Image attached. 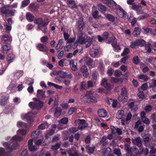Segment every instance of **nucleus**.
<instances>
[{
	"label": "nucleus",
	"mask_w": 156,
	"mask_h": 156,
	"mask_svg": "<svg viewBox=\"0 0 156 156\" xmlns=\"http://www.w3.org/2000/svg\"><path fill=\"white\" fill-rule=\"evenodd\" d=\"M98 95L95 93L92 90L87 91L86 94L82 95L81 99L84 101L88 103H95L97 102L96 98Z\"/></svg>",
	"instance_id": "obj_1"
},
{
	"label": "nucleus",
	"mask_w": 156,
	"mask_h": 156,
	"mask_svg": "<svg viewBox=\"0 0 156 156\" xmlns=\"http://www.w3.org/2000/svg\"><path fill=\"white\" fill-rule=\"evenodd\" d=\"M50 21V20L48 18L44 19V20L41 18L36 19V23L38 24L37 26V30H42V27H47Z\"/></svg>",
	"instance_id": "obj_2"
},
{
	"label": "nucleus",
	"mask_w": 156,
	"mask_h": 156,
	"mask_svg": "<svg viewBox=\"0 0 156 156\" xmlns=\"http://www.w3.org/2000/svg\"><path fill=\"white\" fill-rule=\"evenodd\" d=\"M3 145L9 152L11 153L17 148L19 145L17 142L12 144L11 145L9 143L5 142L3 143Z\"/></svg>",
	"instance_id": "obj_3"
},
{
	"label": "nucleus",
	"mask_w": 156,
	"mask_h": 156,
	"mask_svg": "<svg viewBox=\"0 0 156 156\" xmlns=\"http://www.w3.org/2000/svg\"><path fill=\"white\" fill-rule=\"evenodd\" d=\"M29 106L31 108L40 109L43 106V102L39 100H36L35 102H30L29 104Z\"/></svg>",
	"instance_id": "obj_4"
},
{
	"label": "nucleus",
	"mask_w": 156,
	"mask_h": 156,
	"mask_svg": "<svg viewBox=\"0 0 156 156\" xmlns=\"http://www.w3.org/2000/svg\"><path fill=\"white\" fill-rule=\"evenodd\" d=\"M1 12L2 16H6L7 15L9 16H14L15 10L9 9H6L4 7L1 8L0 9Z\"/></svg>",
	"instance_id": "obj_5"
},
{
	"label": "nucleus",
	"mask_w": 156,
	"mask_h": 156,
	"mask_svg": "<svg viewBox=\"0 0 156 156\" xmlns=\"http://www.w3.org/2000/svg\"><path fill=\"white\" fill-rule=\"evenodd\" d=\"M11 40V38L8 34H5L2 36L1 38V41L3 43L6 44L9 42H10Z\"/></svg>",
	"instance_id": "obj_6"
},
{
	"label": "nucleus",
	"mask_w": 156,
	"mask_h": 156,
	"mask_svg": "<svg viewBox=\"0 0 156 156\" xmlns=\"http://www.w3.org/2000/svg\"><path fill=\"white\" fill-rule=\"evenodd\" d=\"M132 142L134 145L137 146L138 147H140L142 145V142L139 136L132 139Z\"/></svg>",
	"instance_id": "obj_7"
},
{
	"label": "nucleus",
	"mask_w": 156,
	"mask_h": 156,
	"mask_svg": "<svg viewBox=\"0 0 156 156\" xmlns=\"http://www.w3.org/2000/svg\"><path fill=\"white\" fill-rule=\"evenodd\" d=\"M24 118L26 119L29 123L33 122L34 121V116L32 113L28 112L24 116Z\"/></svg>",
	"instance_id": "obj_8"
},
{
	"label": "nucleus",
	"mask_w": 156,
	"mask_h": 156,
	"mask_svg": "<svg viewBox=\"0 0 156 156\" xmlns=\"http://www.w3.org/2000/svg\"><path fill=\"white\" fill-rule=\"evenodd\" d=\"M80 70L83 73V76L84 77H88L89 75V72L86 66L85 65L82 66L80 68Z\"/></svg>",
	"instance_id": "obj_9"
},
{
	"label": "nucleus",
	"mask_w": 156,
	"mask_h": 156,
	"mask_svg": "<svg viewBox=\"0 0 156 156\" xmlns=\"http://www.w3.org/2000/svg\"><path fill=\"white\" fill-rule=\"evenodd\" d=\"M138 153V149L136 147L132 148L129 153H127L126 156H137Z\"/></svg>",
	"instance_id": "obj_10"
},
{
	"label": "nucleus",
	"mask_w": 156,
	"mask_h": 156,
	"mask_svg": "<svg viewBox=\"0 0 156 156\" xmlns=\"http://www.w3.org/2000/svg\"><path fill=\"white\" fill-rule=\"evenodd\" d=\"M37 47L38 49L41 51L47 52L48 51L47 46L43 44L38 43Z\"/></svg>",
	"instance_id": "obj_11"
},
{
	"label": "nucleus",
	"mask_w": 156,
	"mask_h": 156,
	"mask_svg": "<svg viewBox=\"0 0 156 156\" xmlns=\"http://www.w3.org/2000/svg\"><path fill=\"white\" fill-rule=\"evenodd\" d=\"M83 60L86 63V64L90 66V67H93L92 66L93 60L89 57H86L83 58Z\"/></svg>",
	"instance_id": "obj_12"
},
{
	"label": "nucleus",
	"mask_w": 156,
	"mask_h": 156,
	"mask_svg": "<svg viewBox=\"0 0 156 156\" xmlns=\"http://www.w3.org/2000/svg\"><path fill=\"white\" fill-rule=\"evenodd\" d=\"M11 46L10 44H6L2 46V52L4 54H7L11 49Z\"/></svg>",
	"instance_id": "obj_13"
},
{
	"label": "nucleus",
	"mask_w": 156,
	"mask_h": 156,
	"mask_svg": "<svg viewBox=\"0 0 156 156\" xmlns=\"http://www.w3.org/2000/svg\"><path fill=\"white\" fill-rule=\"evenodd\" d=\"M37 95L39 99L44 98L46 97L45 92L43 91L42 90H38Z\"/></svg>",
	"instance_id": "obj_14"
},
{
	"label": "nucleus",
	"mask_w": 156,
	"mask_h": 156,
	"mask_svg": "<svg viewBox=\"0 0 156 156\" xmlns=\"http://www.w3.org/2000/svg\"><path fill=\"white\" fill-rule=\"evenodd\" d=\"M107 112L106 110L104 109H101L98 110V115L101 117H105L107 115Z\"/></svg>",
	"instance_id": "obj_15"
},
{
	"label": "nucleus",
	"mask_w": 156,
	"mask_h": 156,
	"mask_svg": "<svg viewBox=\"0 0 156 156\" xmlns=\"http://www.w3.org/2000/svg\"><path fill=\"white\" fill-rule=\"evenodd\" d=\"M99 53V51L98 49H91L90 50L89 53L92 57L93 58L95 57Z\"/></svg>",
	"instance_id": "obj_16"
},
{
	"label": "nucleus",
	"mask_w": 156,
	"mask_h": 156,
	"mask_svg": "<svg viewBox=\"0 0 156 156\" xmlns=\"http://www.w3.org/2000/svg\"><path fill=\"white\" fill-rule=\"evenodd\" d=\"M111 9H115L117 8V4L112 0H110L107 4Z\"/></svg>",
	"instance_id": "obj_17"
},
{
	"label": "nucleus",
	"mask_w": 156,
	"mask_h": 156,
	"mask_svg": "<svg viewBox=\"0 0 156 156\" xmlns=\"http://www.w3.org/2000/svg\"><path fill=\"white\" fill-rule=\"evenodd\" d=\"M121 93L122 96H124V98H125V97L128 98V93L125 87H123L122 88L121 90Z\"/></svg>",
	"instance_id": "obj_18"
},
{
	"label": "nucleus",
	"mask_w": 156,
	"mask_h": 156,
	"mask_svg": "<svg viewBox=\"0 0 156 156\" xmlns=\"http://www.w3.org/2000/svg\"><path fill=\"white\" fill-rule=\"evenodd\" d=\"M79 30L80 32H81L83 30V22L82 18H80L78 21Z\"/></svg>",
	"instance_id": "obj_19"
},
{
	"label": "nucleus",
	"mask_w": 156,
	"mask_h": 156,
	"mask_svg": "<svg viewBox=\"0 0 156 156\" xmlns=\"http://www.w3.org/2000/svg\"><path fill=\"white\" fill-rule=\"evenodd\" d=\"M86 148L88 151L87 152L89 154H93L94 151L95 147L93 146L92 147H90L89 145H87L86 146Z\"/></svg>",
	"instance_id": "obj_20"
},
{
	"label": "nucleus",
	"mask_w": 156,
	"mask_h": 156,
	"mask_svg": "<svg viewBox=\"0 0 156 156\" xmlns=\"http://www.w3.org/2000/svg\"><path fill=\"white\" fill-rule=\"evenodd\" d=\"M27 19L29 21L32 22L34 19V16L30 12L27 13L26 15Z\"/></svg>",
	"instance_id": "obj_21"
},
{
	"label": "nucleus",
	"mask_w": 156,
	"mask_h": 156,
	"mask_svg": "<svg viewBox=\"0 0 156 156\" xmlns=\"http://www.w3.org/2000/svg\"><path fill=\"white\" fill-rule=\"evenodd\" d=\"M124 114V111L123 110H119L116 113V118L118 119H121Z\"/></svg>",
	"instance_id": "obj_22"
},
{
	"label": "nucleus",
	"mask_w": 156,
	"mask_h": 156,
	"mask_svg": "<svg viewBox=\"0 0 156 156\" xmlns=\"http://www.w3.org/2000/svg\"><path fill=\"white\" fill-rule=\"evenodd\" d=\"M138 78L144 81H147L149 79V77L144 74H139L137 76Z\"/></svg>",
	"instance_id": "obj_23"
},
{
	"label": "nucleus",
	"mask_w": 156,
	"mask_h": 156,
	"mask_svg": "<svg viewBox=\"0 0 156 156\" xmlns=\"http://www.w3.org/2000/svg\"><path fill=\"white\" fill-rule=\"evenodd\" d=\"M144 31L146 33H150L151 34H156V29L153 30L151 28H148L144 29Z\"/></svg>",
	"instance_id": "obj_24"
},
{
	"label": "nucleus",
	"mask_w": 156,
	"mask_h": 156,
	"mask_svg": "<svg viewBox=\"0 0 156 156\" xmlns=\"http://www.w3.org/2000/svg\"><path fill=\"white\" fill-rule=\"evenodd\" d=\"M6 97L4 95L1 96L0 98V105L2 106L5 105L7 101Z\"/></svg>",
	"instance_id": "obj_25"
},
{
	"label": "nucleus",
	"mask_w": 156,
	"mask_h": 156,
	"mask_svg": "<svg viewBox=\"0 0 156 156\" xmlns=\"http://www.w3.org/2000/svg\"><path fill=\"white\" fill-rule=\"evenodd\" d=\"M98 10L101 12H105L106 10V7L101 3L98 4Z\"/></svg>",
	"instance_id": "obj_26"
},
{
	"label": "nucleus",
	"mask_w": 156,
	"mask_h": 156,
	"mask_svg": "<svg viewBox=\"0 0 156 156\" xmlns=\"http://www.w3.org/2000/svg\"><path fill=\"white\" fill-rule=\"evenodd\" d=\"M23 138L22 137L18 135H15L13 136L11 139V141L12 142L20 141L22 140Z\"/></svg>",
	"instance_id": "obj_27"
},
{
	"label": "nucleus",
	"mask_w": 156,
	"mask_h": 156,
	"mask_svg": "<svg viewBox=\"0 0 156 156\" xmlns=\"http://www.w3.org/2000/svg\"><path fill=\"white\" fill-rule=\"evenodd\" d=\"M87 39L84 37L80 36L79 37L77 40L78 43H79L81 44H83L86 43Z\"/></svg>",
	"instance_id": "obj_28"
},
{
	"label": "nucleus",
	"mask_w": 156,
	"mask_h": 156,
	"mask_svg": "<svg viewBox=\"0 0 156 156\" xmlns=\"http://www.w3.org/2000/svg\"><path fill=\"white\" fill-rule=\"evenodd\" d=\"M87 85L85 82L83 81L81 83L80 88V91H82L84 90H87Z\"/></svg>",
	"instance_id": "obj_29"
},
{
	"label": "nucleus",
	"mask_w": 156,
	"mask_h": 156,
	"mask_svg": "<svg viewBox=\"0 0 156 156\" xmlns=\"http://www.w3.org/2000/svg\"><path fill=\"white\" fill-rule=\"evenodd\" d=\"M105 17L109 21L114 22L115 21V17L112 14H107L105 15Z\"/></svg>",
	"instance_id": "obj_30"
},
{
	"label": "nucleus",
	"mask_w": 156,
	"mask_h": 156,
	"mask_svg": "<svg viewBox=\"0 0 156 156\" xmlns=\"http://www.w3.org/2000/svg\"><path fill=\"white\" fill-rule=\"evenodd\" d=\"M140 31L141 29L140 28L136 27L134 28L133 34L134 36L136 37L137 35L140 34Z\"/></svg>",
	"instance_id": "obj_31"
},
{
	"label": "nucleus",
	"mask_w": 156,
	"mask_h": 156,
	"mask_svg": "<svg viewBox=\"0 0 156 156\" xmlns=\"http://www.w3.org/2000/svg\"><path fill=\"white\" fill-rule=\"evenodd\" d=\"M23 71L18 70L15 74L14 76L18 80L23 75Z\"/></svg>",
	"instance_id": "obj_32"
},
{
	"label": "nucleus",
	"mask_w": 156,
	"mask_h": 156,
	"mask_svg": "<svg viewBox=\"0 0 156 156\" xmlns=\"http://www.w3.org/2000/svg\"><path fill=\"white\" fill-rule=\"evenodd\" d=\"M70 66L72 70L75 71L77 70V66L74 64V61L73 60H71L70 62Z\"/></svg>",
	"instance_id": "obj_33"
},
{
	"label": "nucleus",
	"mask_w": 156,
	"mask_h": 156,
	"mask_svg": "<svg viewBox=\"0 0 156 156\" xmlns=\"http://www.w3.org/2000/svg\"><path fill=\"white\" fill-rule=\"evenodd\" d=\"M48 84L49 86H52L57 89H61L62 88V86L58 85L51 82H48Z\"/></svg>",
	"instance_id": "obj_34"
},
{
	"label": "nucleus",
	"mask_w": 156,
	"mask_h": 156,
	"mask_svg": "<svg viewBox=\"0 0 156 156\" xmlns=\"http://www.w3.org/2000/svg\"><path fill=\"white\" fill-rule=\"evenodd\" d=\"M138 46L137 40L131 42L130 45V47L132 48H136Z\"/></svg>",
	"instance_id": "obj_35"
},
{
	"label": "nucleus",
	"mask_w": 156,
	"mask_h": 156,
	"mask_svg": "<svg viewBox=\"0 0 156 156\" xmlns=\"http://www.w3.org/2000/svg\"><path fill=\"white\" fill-rule=\"evenodd\" d=\"M152 80L153 81V83L150 86V87L151 88L153 91H156V79H152Z\"/></svg>",
	"instance_id": "obj_36"
},
{
	"label": "nucleus",
	"mask_w": 156,
	"mask_h": 156,
	"mask_svg": "<svg viewBox=\"0 0 156 156\" xmlns=\"http://www.w3.org/2000/svg\"><path fill=\"white\" fill-rule=\"evenodd\" d=\"M61 109L60 108H57L55 110L54 115L56 117H58L61 115Z\"/></svg>",
	"instance_id": "obj_37"
},
{
	"label": "nucleus",
	"mask_w": 156,
	"mask_h": 156,
	"mask_svg": "<svg viewBox=\"0 0 156 156\" xmlns=\"http://www.w3.org/2000/svg\"><path fill=\"white\" fill-rule=\"evenodd\" d=\"M98 75V73L97 72H93L92 74V80L95 83L96 82Z\"/></svg>",
	"instance_id": "obj_38"
},
{
	"label": "nucleus",
	"mask_w": 156,
	"mask_h": 156,
	"mask_svg": "<svg viewBox=\"0 0 156 156\" xmlns=\"http://www.w3.org/2000/svg\"><path fill=\"white\" fill-rule=\"evenodd\" d=\"M66 72L62 71L59 70L57 72V74L61 78H65L66 77Z\"/></svg>",
	"instance_id": "obj_39"
},
{
	"label": "nucleus",
	"mask_w": 156,
	"mask_h": 156,
	"mask_svg": "<svg viewBox=\"0 0 156 156\" xmlns=\"http://www.w3.org/2000/svg\"><path fill=\"white\" fill-rule=\"evenodd\" d=\"M48 38L47 36H43L40 38L41 42L45 44L48 43Z\"/></svg>",
	"instance_id": "obj_40"
},
{
	"label": "nucleus",
	"mask_w": 156,
	"mask_h": 156,
	"mask_svg": "<svg viewBox=\"0 0 156 156\" xmlns=\"http://www.w3.org/2000/svg\"><path fill=\"white\" fill-rule=\"evenodd\" d=\"M151 46L152 45L150 43L147 44L145 45V48L146 50H147L148 53H150L151 52L152 50L151 47Z\"/></svg>",
	"instance_id": "obj_41"
},
{
	"label": "nucleus",
	"mask_w": 156,
	"mask_h": 156,
	"mask_svg": "<svg viewBox=\"0 0 156 156\" xmlns=\"http://www.w3.org/2000/svg\"><path fill=\"white\" fill-rule=\"evenodd\" d=\"M17 126L19 128L23 127L26 128L27 127L26 124L22 122H18L17 124Z\"/></svg>",
	"instance_id": "obj_42"
},
{
	"label": "nucleus",
	"mask_w": 156,
	"mask_h": 156,
	"mask_svg": "<svg viewBox=\"0 0 156 156\" xmlns=\"http://www.w3.org/2000/svg\"><path fill=\"white\" fill-rule=\"evenodd\" d=\"M87 42V44L86 45V47L87 48L89 47L91 44L92 42V40L89 37H87V39L86 43Z\"/></svg>",
	"instance_id": "obj_43"
},
{
	"label": "nucleus",
	"mask_w": 156,
	"mask_h": 156,
	"mask_svg": "<svg viewBox=\"0 0 156 156\" xmlns=\"http://www.w3.org/2000/svg\"><path fill=\"white\" fill-rule=\"evenodd\" d=\"M68 121V119L67 117H65L62 119L58 121L59 123L64 124H66L67 123Z\"/></svg>",
	"instance_id": "obj_44"
},
{
	"label": "nucleus",
	"mask_w": 156,
	"mask_h": 156,
	"mask_svg": "<svg viewBox=\"0 0 156 156\" xmlns=\"http://www.w3.org/2000/svg\"><path fill=\"white\" fill-rule=\"evenodd\" d=\"M129 22L131 23V26L133 27L135 26L137 21V20L135 18H133L132 19L130 18L129 20Z\"/></svg>",
	"instance_id": "obj_45"
},
{
	"label": "nucleus",
	"mask_w": 156,
	"mask_h": 156,
	"mask_svg": "<svg viewBox=\"0 0 156 156\" xmlns=\"http://www.w3.org/2000/svg\"><path fill=\"white\" fill-rule=\"evenodd\" d=\"M133 62L134 64L136 65H138L140 62V60L138 56H134L133 58Z\"/></svg>",
	"instance_id": "obj_46"
},
{
	"label": "nucleus",
	"mask_w": 156,
	"mask_h": 156,
	"mask_svg": "<svg viewBox=\"0 0 156 156\" xmlns=\"http://www.w3.org/2000/svg\"><path fill=\"white\" fill-rule=\"evenodd\" d=\"M29 7L32 10H36L38 8V6L36 5L34 3H31L29 5Z\"/></svg>",
	"instance_id": "obj_47"
},
{
	"label": "nucleus",
	"mask_w": 156,
	"mask_h": 156,
	"mask_svg": "<svg viewBox=\"0 0 156 156\" xmlns=\"http://www.w3.org/2000/svg\"><path fill=\"white\" fill-rule=\"evenodd\" d=\"M30 3V0H24L22 2L21 6L24 7L27 6Z\"/></svg>",
	"instance_id": "obj_48"
},
{
	"label": "nucleus",
	"mask_w": 156,
	"mask_h": 156,
	"mask_svg": "<svg viewBox=\"0 0 156 156\" xmlns=\"http://www.w3.org/2000/svg\"><path fill=\"white\" fill-rule=\"evenodd\" d=\"M7 154V153L3 148L0 147V156H5Z\"/></svg>",
	"instance_id": "obj_49"
},
{
	"label": "nucleus",
	"mask_w": 156,
	"mask_h": 156,
	"mask_svg": "<svg viewBox=\"0 0 156 156\" xmlns=\"http://www.w3.org/2000/svg\"><path fill=\"white\" fill-rule=\"evenodd\" d=\"M130 52V50L128 48H125L123 51V52L121 54L122 56L127 55Z\"/></svg>",
	"instance_id": "obj_50"
},
{
	"label": "nucleus",
	"mask_w": 156,
	"mask_h": 156,
	"mask_svg": "<svg viewBox=\"0 0 156 156\" xmlns=\"http://www.w3.org/2000/svg\"><path fill=\"white\" fill-rule=\"evenodd\" d=\"M78 130V128L76 127H71L68 129L69 131L71 133H74Z\"/></svg>",
	"instance_id": "obj_51"
},
{
	"label": "nucleus",
	"mask_w": 156,
	"mask_h": 156,
	"mask_svg": "<svg viewBox=\"0 0 156 156\" xmlns=\"http://www.w3.org/2000/svg\"><path fill=\"white\" fill-rule=\"evenodd\" d=\"M77 109L75 107H72L70 108L69 110L68 114L69 115H72L73 112H76Z\"/></svg>",
	"instance_id": "obj_52"
},
{
	"label": "nucleus",
	"mask_w": 156,
	"mask_h": 156,
	"mask_svg": "<svg viewBox=\"0 0 156 156\" xmlns=\"http://www.w3.org/2000/svg\"><path fill=\"white\" fill-rule=\"evenodd\" d=\"M137 41H138L139 46L140 45L141 46H144L145 45L146 42L143 40L140 39H137Z\"/></svg>",
	"instance_id": "obj_53"
},
{
	"label": "nucleus",
	"mask_w": 156,
	"mask_h": 156,
	"mask_svg": "<svg viewBox=\"0 0 156 156\" xmlns=\"http://www.w3.org/2000/svg\"><path fill=\"white\" fill-rule=\"evenodd\" d=\"M140 7V5H136L135 3H134L131 6V8L134 10L137 11Z\"/></svg>",
	"instance_id": "obj_54"
},
{
	"label": "nucleus",
	"mask_w": 156,
	"mask_h": 156,
	"mask_svg": "<svg viewBox=\"0 0 156 156\" xmlns=\"http://www.w3.org/2000/svg\"><path fill=\"white\" fill-rule=\"evenodd\" d=\"M4 26L5 27V32L6 33H9L12 29L11 26L8 24H5Z\"/></svg>",
	"instance_id": "obj_55"
},
{
	"label": "nucleus",
	"mask_w": 156,
	"mask_h": 156,
	"mask_svg": "<svg viewBox=\"0 0 156 156\" xmlns=\"http://www.w3.org/2000/svg\"><path fill=\"white\" fill-rule=\"evenodd\" d=\"M151 139L148 136H145L143 138V141L145 143L148 144L150 142Z\"/></svg>",
	"instance_id": "obj_56"
},
{
	"label": "nucleus",
	"mask_w": 156,
	"mask_h": 156,
	"mask_svg": "<svg viewBox=\"0 0 156 156\" xmlns=\"http://www.w3.org/2000/svg\"><path fill=\"white\" fill-rule=\"evenodd\" d=\"M114 153L117 155L118 156H120L122 155V154L120 149H115L113 151Z\"/></svg>",
	"instance_id": "obj_57"
},
{
	"label": "nucleus",
	"mask_w": 156,
	"mask_h": 156,
	"mask_svg": "<svg viewBox=\"0 0 156 156\" xmlns=\"http://www.w3.org/2000/svg\"><path fill=\"white\" fill-rule=\"evenodd\" d=\"M141 119L143 122L145 124L147 125H148L150 124V121L149 119L146 117L143 118H142Z\"/></svg>",
	"instance_id": "obj_58"
},
{
	"label": "nucleus",
	"mask_w": 156,
	"mask_h": 156,
	"mask_svg": "<svg viewBox=\"0 0 156 156\" xmlns=\"http://www.w3.org/2000/svg\"><path fill=\"white\" fill-rule=\"evenodd\" d=\"M17 133L19 134L24 135L26 133V130L24 129H19L17 131Z\"/></svg>",
	"instance_id": "obj_59"
},
{
	"label": "nucleus",
	"mask_w": 156,
	"mask_h": 156,
	"mask_svg": "<svg viewBox=\"0 0 156 156\" xmlns=\"http://www.w3.org/2000/svg\"><path fill=\"white\" fill-rule=\"evenodd\" d=\"M60 147V144L59 143H57L54 145L52 146L51 149L53 150H56L59 149Z\"/></svg>",
	"instance_id": "obj_60"
},
{
	"label": "nucleus",
	"mask_w": 156,
	"mask_h": 156,
	"mask_svg": "<svg viewBox=\"0 0 156 156\" xmlns=\"http://www.w3.org/2000/svg\"><path fill=\"white\" fill-rule=\"evenodd\" d=\"M63 42V40L62 39H61L59 40L58 43L56 47V50H57L60 48Z\"/></svg>",
	"instance_id": "obj_61"
},
{
	"label": "nucleus",
	"mask_w": 156,
	"mask_h": 156,
	"mask_svg": "<svg viewBox=\"0 0 156 156\" xmlns=\"http://www.w3.org/2000/svg\"><path fill=\"white\" fill-rule=\"evenodd\" d=\"M125 148L127 153H129L132 148L129 144H126L125 145Z\"/></svg>",
	"instance_id": "obj_62"
},
{
	"label": "nucleus",
	"mask_w": 156,
	"mask_h": 156,
	"mask_svg": "<svg viewBox=\"0 0 156 156\" xmlns=\"http://www.w3.org/2000/svg\"><path fill=\"white\" fill-rule=\"evenodd\" d=\"M102 36L104 39L105 40H106L108 39L109 36V33L107 32H105L103 34Z\"/></svg>",
	"instance_id": "obj_63"
},
{
	"label": "nucleus",
	"mask_w": 156,
	"mask_h": 156,
	"mask_svg": "<svg viewBox=\"0 0 156 156\" xmlns=\"http://www.w3.org/2000/svg\"><path fill=\"white\" fill-rule=\"evenodd\" d=\"M114 75L116 77H119L122 75V73L120 71L116 70L115 71Z\"/></svg>",
	"instance_id": "obj_64"
}]
</instances>
